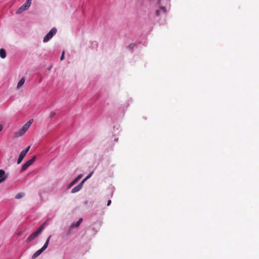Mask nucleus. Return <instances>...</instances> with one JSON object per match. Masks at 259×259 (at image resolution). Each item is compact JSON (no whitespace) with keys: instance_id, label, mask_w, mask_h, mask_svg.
<instances>
[{"instance_id":"nucleus-27","label":"nucleus","mask_w":259,"mask_h":259,"mask_svg":"<svg viewBox=\"0 0 259 259\" xmlns=\"http://www.w3.org/2000/svg\"><path fill=\"white\" fill-rule=\"evenodd\" d=\"M3 182H4V179H0V184Z\"/></svg>"},{"instance_id":"nucleus-11","label":"nucleus","mask_w":259,"mask_h":259,"mask_svg":"<svg viewBox=\"0 0 259 259\" xmlns=\"http://www.w3.org/2000/svg\"><path fill=\"white\" fill-rule=\"evenodd\" d=\"M25 133V132H24L22 128L19 130V132L16 133L15 137H19L23 135Z\"/></svg>"},{"instance_id":"nucleus-21","label":"nucleus","mask_w":259,"mask_h":259,"mask_svg":"<svg viewBox=\"0 0 259 259\" xmlns=\"http://www.w3.org/2000/svg\"><path fill=\"white\" fill-rule=\"evenodd\" d=\"M64 54L65 52L63 51L60 58L61 60H63L64 59Z\"/></svg>"},{"instance_id":"nucleus-26","label":"nucleus","mask_w":259,"mask_h":259,"mask_svg":"<svg viewBox=\"0 0 259 259\" xmlns=\"http://www.w3.org/2000/svg\"><path fill=\"white\" fill-rule=\"evenodd\" d=\"M3 182H4V179H0V184Z\"/></svg>"},{"instance_id":"nucleus-13","label":"nucleus","mask_w":259,"mask_h":259,"mask_svg":"<svg viewBox=\"0 0 259 259\" xmlns=\"http://www.w3.org/2000/svg\"><path fill=\"white\" fill-rule=\"evenodd\" d=\"M24 195L25 193L24 192L19 193L15 196V198L17 199H19L22 198L23 196H24Z\"/></svg>"},{"instance_id":"nucleus-18","label":"nucleus","mask_w":259,"mask_h":259,"mask_svg":"<svg viewBox=\"0 0 259 259\" xmlns=\"http://www.w3.org/2000/svg\"><path fill=\"white\" fill-rule=\"evenodd\" d=\"M30 146H28L26 149L22 151V152H23L24 153H25V154H26L27 153V152H28V151L30 149Z\"/></svg>"},{"instance_id":"nucleus-16","label":"nucleus","mask_w":259,"mask_h":259,"mask_svg":"<svg viewBox=\"0 0 259 259\" xmlns=\"http://www.w3.org/2000/svg\"><path fill=\"white\" fill-rule=\"evenodd\" d=\"M161 12H164V9L163 8H160L159 10H157L155 12L157 15H159Z\"/></svg>"},{"instance_id":"nucleus-8","label":"nucleus","mask_w":259,"mask_h":259,"mask_svg":"<svg viewBox=\"0 0 259 259\" xmlns=\"http://www.w3.org/2000/svg\"><path fill=\"white\" fill-rule=\"evenodd\" d=\"M43 252V251L41 250V249H39V250H38L37 251H36L32 256V259H35V258H36L37 256H38L42 252Z\"/></svg>"},{"instance_id":"nucleus-24","label":"nucleus","mask_w":259,"mask_h":259,"mask_svg":"<svg viewBox=\"0 0 259 259\" xmlns=\"http://www.w3.org/2000/svg\"><path fill=\"white\" fill-rule=\"evenodd\" d=\"M111 203V200H109L108 201V202H107V206H109V205H110Z\"/></svg>"},{"instance_id":"nucleus-4","label":"nucleus","mask_w":259,"mask_h":259,"mask_svg":"<svg viewBox=\"0 0 259 259\" xmlns=\"http://www.w3.org/2000/svg\"><path fill=\"white\" fill-rule=\"evenodd\" d=\"M31 3H29L27 1L23 4L22 6H21L16 12V13L17 14H20L25 11V10H27L31 5Z\"/></svg>"},{"instance_id":"nucleus-10","label":"nucleus","mask_w":259,"mask_h":259,"mask_svg":"<svg viewBox=\"0 0 259 259\" xmlns=\"http://www.w3.org/2000/svg\"><path fill=\"white\" fill-rule=\"evenodd\" d=\"M25 81V80L24 77L21 78V79L19 81V82L17 84V88L18 89L20 88L24 84Z\"/></svg>"},{"instance_id":"nucleus-20","label":"nucleus","mask_w":259,"mask_h":259,"mask_svg":"<svg viewBox=\"0 0 259 259\" xmlns=\"http://www.w3.org/2000/svg\"><path fill=\"white\" fill-rule=\"evenodd\" d=\"M76 183V182H75V180H74L70 184V185H69V187H72V186H73L75 183Z\"/></svg>"},{"instance_id":"nucleus-17","label":"nucleus","mask_w":259,"mask_h":259,"mask_svg":"<svg viewBox=\"0 0 259 259\" xmlns=\"http://www.w3.org/2000/svg\"><path fill=\"white\" fill-rule=\"evenodd\" d=\"M82 177V175L81 174L78 175L75 179V182H77Z\"/></svg>"},{"instance_id":"nucleus-7","label":"nucleus","mask_w":259,"mask_h":259,"mask_svg":"<svg viewBox=\"0 0 259 259\" xmlns=\"http://www.w3.org/2000/svg\"><path fill=\"white\" fill-rule=\"evenodd\" d=\"M26 155V154H25V153H24L22 151L21 152V153H20V154L19 155L18 159L17 160V164H19L22 162V161L23 160L24 157Z\"/></svg>"},{"instance_id":"nucleus-5","label":"nucleus","mask_w":259,"mask_h":259,"mask_svg":"<svg viewBox=\"0 0 259 259\" xmlns=\"http://www.w3.org/2000/svg\"><path fill=\"white\" fill-rule=\"evenodd\" d=\"M35 158V156H34L31 159L27 161L24 164H23L22 166L21 171L25 170L30 165H31L34 162Z\"/></svg>"},{"instance_id":"nucleus-2","label":"nucleus","mask_w":259,"mask_h":259,"mask_svg":"<svg viewBox=\"0 0 259 259\" xmlns=\"http://www.w3.org/2000/svg\"><path fill=\"white\" fill-rule=\"evenodd\" d=\"M42 231V227H39L36 231L31 233L26 240L27 242H30L34 239Z\"/></svg>"},{"instance_id":"nucleus-12","label":"nucleus","mask_w":259,"mask_h":259,"mask_svg":"<svg viewBox=\"0 0 259 259\" xmlns=\"http://www.w3.org/2000/svg\"><path fill=\"white\" fill-rule=\"evenodd\" d=\"M0 56L2 58H5L6 56V53L4 49H0Z\"/></svg>"},{"instance_id":"nucleus-6","label":"nucleus","mask_w":259,"mask_h":259,"mask_svg":"<svg viewBox=\"0 0 259 259\" xmlns=\"http://www.w3.org/2000/svg\"><path fill=\"white\" fill-rule=\"evenodd\" d=\"M8 178V175L3 169H0V179H4V181Z\"/></svg>"},{"instance_id":"nucleus-1","label":"nucleus","mask_w":259,"mask_h":259,"mask_svg":"<svg viewBox=\"0 0 259 259\" xmlns=\"http://www.w3.org/2000/svg\"><path fill=\"white\" fill-rule=\"evenodd\" d=\"M93 173V171L91 172L85 178L83 179L77 186L74 187L71 190V193H75L80 191L82 189L84 183L92 176Z\"/></svg>"},{"instance_id":"nucleus-28","label":"nucleus","mask_w":259,"mask_h":259,"mask_svg":"<svg viewBox=\"0 0 259 259\" xmlns=\"http://www.w3.org/2000/svg\"><path fill=\"white\" fill-rule=\"evenodd\" d=\"M26 1L31 3V0H26Z\"/></svg>"},{"instance_id":"nucleus-9","label":"nucleus","mask_w":259,"mask_h":259,"mask_svg":"<svg viewBox=\"0 0 259 259\" xmlns=\"http://www.w3.org/2000/svg\"><path fill=\"white\" fill-rule=\"evenodd\" d=\"M51 236H50L48 239H47L46 242L45 243L44 246L41 248V250L44 251L48 246V244L50 241V239Z\"/></svg>"},{"instance_id":"nucleus-19","label":"nucleus","mask_w":259,"mask_h":259,"mask_svg":"<svg viewBox=\"0 0 259 259\" xmlns=\"http://www.w3.org/2000/svg\"><path fill=\"white\" fill-rule=\"evenodd\" d=\"M56 113L55 112H51L50 113V115H49V117L51 118H52L53 117H54V116L55 115Z\"/></svg>"},{"instance_id":"nucleus-15","label":"nucleus","mask_w":259,"mask_h":259,"mask_svg":"<svg viewBox=\"0 0 259 259\" xmlns=\"http://www.w3.org/2000/svg\"><path fill=\"white\" fill-rule=\"evenodd\" d=\"M82 219H80L75 224L73 225L72 227H78L80 223L82 222Z\"/></svg>"},{"instance_id":"nucleus-25","label":"nucleus","mask_w":259,"mask_h":259,"mask_svg":"<svg viewBox=\"0 0 259 259\" xmlns=\"http://www.w3.org/2000/svg\"><path fill=\"white\" fill-rule=\"evenodd\" d=\"M3 128V126L2 124H0V132H1L2 131Z\"/></svg>"},{"instance_id":"nucleus-23","label":"nucleus","mask_w":259,"mask_h":259,"mask_svg":"<svg viewBox=\"0 0 259 259\" xmlns=\"http://www.w3.org/2000/svg\"><path fill=\"white\" fill-rule=\"evenodd\" d=\"M32 121H33V119H30L28 121H27L26 123H29V125L30 126Z\"/></svg>"},{"instance_id":"nucleus-3","label":"nucleus","mask_w":259,"mask_h":259,"mask_svg":"<svg viewBox=\"0 0 259 259\" xmlns=\"http://www.w3.org/2000/svg\"><path fill=\"white\" fill-rule=\"evenodd\" d=\"M57 32V29L55 28H52L48 33L44 37L43 41L46 42L52 38L53 35Z\"/></svg>"},{"instance_id":"nucleus-22","label":"nucleus","mask_w":259,"mask_h":259,"mask_svg":"<svg viewBox=\"0 0 259 259\" xmlns=\"http://www.w3.org/2000/svg\"><path fill=\"white\" fill-rule=\"evenodd\" d=\"M47 225V223L46 222H45L43 223V224L40 227H42V230H44V228H45V226Z\"/></svg>"},{"instance_id":"nucleus-14","label":"nucleus","mask_w":259,"mask_h":259,"mask_svg":"<svg viewBox=\"0 0 259 259\" xmlns=\"http://www.w3.org/2000/svg\"><path fill=\"white\" fill-rule=\"evenodd\" d=\"M29 123H26L22 127V129L24 131V132H26L28 129L29 128V127H30V126L29 125Z\"/></svg>"}]
</instances>
